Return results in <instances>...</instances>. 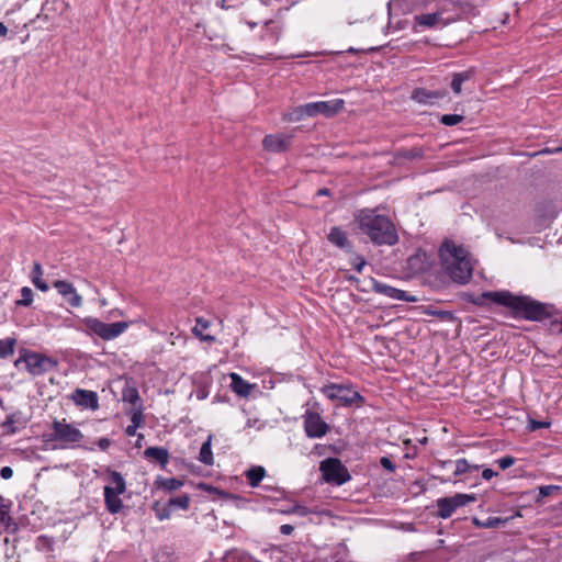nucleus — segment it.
Segmentation results:
<instances>
[{
  "label": "nucleus",
  "instance_id": "1",
  "mask_svg": "<svg viewBox=\"0 0 562 562\" xmlns=\"http://www.w3.org/2000/svg\"><path fill=\"white\" fill-rule=\"evenodd\" d=\"M484 300L507 307L514 318L529 322H543L559 314L551 303L540 302L529 295H516L509 291L483 292L474 303L482 304Z\"/></svg>",
  "mask_w": 562,
  "mask_h": 562
},
{
  "label": "nucleus",
  "instance_id": "2",
  "mask_svg": "<svg viewBox=\"0 0 562 562\" xmlns=\"http://www.w3.org/2000/svg\"><path fill=\"white\" fill-rule=\"evenodd\" d=\"M359 229L375 245L393 246L398 241L394 223L376 210L364 209L356 215Z\"/></svg>",
  "mask_w": 562,
  "mask_h": 562
},
{
  "label": "nucleus",
  "instance_id": "3",
  "mask_svg": "<svg viewBox=\"0 0 562 562\" xmlns=\"http://www.w3.org/2000/svg\"><path fill=\"white\" fill-rule=\"evenodd\" d=\"M443 272L459 284L468 283L472 278L473 266L467 249L452 241H446L439 249Z\"/></svg>",
  "mask_w": 562,
  "mask_h": 562
},
{
  "label": "nucleus",
  "instance_id": "4",
  "mask_svg": "<svg viewBox=\"0 0 562 562\" xmlns=\"http://www.w3.org/2000/svg\"><path fill=\"white\" fill-rule=\"evenodd\" d=\"M12 363L18 369L24 366L25 370L32 375H41L58 364L57 360L25 348L19 350V358L12 361Z\"/></svg>",
  "mask_w": 562,
  "mask_h": 562
},
{
  "label": "nucleus",
  "instance_id": "5",
  "mask_svg": "<svg viewBox=\"0 0 562 562\" xmlns=\"http://www.w3.org/2000/svg\"><path fill=\"white\" fill-rule=\"evenodd\" d=\"M321 392L330 401L337 402L341 406L361 407L364 404V397L352 390L350 384L329 383L321 389Z\"/></svg>",
  "mask_w": 562,
  "mask_h": 562
},
{
  "label": "nucleus",
  "instance_id": "6",
  "mask_svg": "<svg viewBox=\"0 0 562 562\" xmlns=\"http://www.w3.org/2000/svg\"><path fill=\"white\" fill-rule=\"evenodd\" d=\"M319 471L327 483L342 485L351 480L348 469L338 458H327L319 464Z\"/></svg>",
  "mask_w": 562,
  "mask_h": 562
},
{
  "label": "nucleus",
  "instance_id": "7",
  "mask_svg": "<svg viewBox=\"0 0 562 562\" xmlns=\"http://www.w3.org/2000/svg\"><path fill=\"white\" fill-rule=\"evenodd\" d=\"M52 429L53 431L47 435V440L61 441L65 443L61 446L63 448H65L66 445L79 442L83 438L82 432L72 425L67 424L65 419H55L52 423Z\"/></svg>",
  "mask_w": 562,
  "mask_h": 562
},
{
  "label": "nucleus",
  "instance_id": "8",
  "mask_svg": "<svg viewBox=\"0 0 562 562\" xmlns=\"http://www.w3.org/2000/svg\"><path fill=\"white\" fill-rule=\"evenodd\" d=\"M345 106L342 99H335L330 101H318L304 104L297 109L301 116H315L323 114L327 117L334 116L339 113Z\"/></svg>",
  "mask_w": 562,
  "mask_h": 562
},
{
  "label": "nucleus",
  "instance_id": "9",
  "mask_svg": "<svg viewBox=\"0 0 562 562\" xmlns=\"http://www.w3.org/2000/svg\"><path fill=\"white\" fill-rule=\"evenodd\" d=\"M85 324L89 330L93 334L102 338L103 340H111L120 336L126 328L127 323L125 322H116V323H104L98 318L89 317L85 321Z\"/></svg>",
  "mask_w": 562,
  "mask_h": 562
},
{
  "label": "nucleus",
  "instance_id": "10",
  "mask_svg": "<svg viewBox=\"0 0 562 562\" xmlns=\"http://www.w3.org/2000/svg\"><path fill=\"white\" fill-rule=\"evenodd\" d=\"M476 496L474 494H462L458 493L450 497H441L438 498L437 504V516L442 519H447L452 516V514L459 507L467 506L468 504L475 502Z\"/></svg>",
  "mask_w": 562,
  "mask_h": 562
},
{
  "label": "nucleus",
  "instance_id": "11",
  "mask_svg": "<svg viewBox=\"0 0 562 562\" xmlns=\"http://www.w3.org/2000/svg\"><path fill=\"white\" fill-rule=\"evenodd\" d=\"M303 417L304 430L308 438H322L329 431L328 424L317 412L306 411Z\"/></svg>",
  "mask_w": 562,
  "mask_h": 562
},
{
  "label": "nucleus",
  "instance_id": "12",
  "mask_svg": "<svg viewBox=\"0 0 562 562\" xmlns=\"http://www.w3.org/2000/svg\"><path fill=\"white\" fill-rule=\"evenodd\" d=\"M448 9L446 7H438L432 13H422L415 15V23L424 27H436L439 25L446 26L453 23V18L447 15Z\"/></svg>",
  "mask_w": 562,
  "mask_h": 562
},
{
  "label": "nucleus",
  "instance_id": "13",
  "mask_svg": "<svg viewBox=\"0 0 562 562\" xmlns=\"http://www.w3.org/2000/svg\"><path fill=\"white\" fill-rule=\"evenodd\" d=\"M292 135L289 134H269L262 140V146L270 153H284L292 143Z\"/></svg>",
  "mask_w": 562,
  "mask_h": 562
},
{
  "label": "nucleus",
  "instance_id": "14",
  "mask_svg": "<svg viewBox=\"0 0 562 562\" xmlns=\"http://www.w3.org/2000/svg\"><path fill=\"white\" fill-rule=\"evenodd\" d=\"M447 97L448 91L445 89L429 90L426 88H415L411 95L412 100L425 105H434L438 100L445 99Z\"/></svg>",
  "mask_w": 562,
  "mask_h": 562
},
{
  "label": "nucleus",
  "instance_id": "15",
  "mask_svg": "<svg viewBox=\"0 0 562 562\" xmlns=\"http://www.w3.org/2000/svg\"><path fill=\"white\" fill-rule=\"evenodd\" d=\"M70 398L80 407L90 408L92 411L99 408V398L94 391L76 389L70 395Z\"/></svg>",
  "mask_w": 562,
  "mask_h": 562
},
{
  "label": "nucleus",
  "instance_id": "16",
  "mask_svg": "<svg viewBox=\"0 0 562 562\" xmlns=\"http://www.w3.org/2000/svg\"><path fill=\"white\" fill-rule=\"evenodd\" d=\"M53 285L71 307H79L82 304V297L70 282L57 280Z\"/></svg>",
  "mask_w": 562,
  "mask_h": 562
},
{
  "label": "nucleus",
  "instance_id": "17",
  "mask_svg": "<svg viewBox=\"0 0 562 562\" xmlns=\"http://www.w3.org/2000/svg\"><path fill=\"white\" fill-rule=\"evenodd\" d=\"M373 291L383 295H386L391 299L398 300V301H405V302H415L416 299L413 296H409L405 291L393 288L389 284L374 281L373 282Z\"/></svg>",
  "mask_w": 562,
  "mask_h": 562
},
{
  "label": "nucleus",
  "instance_id": "18",
  "mask_svg": "<svg viewBox=\"0 0 562 562\" xmlns=\"http://www.w3.org/2000/svg\"><path fill=\"white\" fill-rule=\"evenodd\" d=\"M27 419L21 413L9 415L2 422V435H13L26 427Z\"/></svg>",
  "mask_w": 562,
  "mask_h": 562
},
{
  "label": "nucleus",
  "instance_id": "19",
  "mask_svg": "<svg viewBox=\"0 0 562 562\" xmlns=\"http://www.w3.org/2000/svg\"><path fill=\"white\" fill-rule=\"evenodd\" d=\"M104 504L105 508L111 514H117L123 508V502L120 498V495L122 493L112 491V487L110 485L104 486Z\"/></svg>",
  "mask_w": 562,
  "mask_h": 562
},
{
  "label": "nucleus",
  "instance_id": "20",
  "mask_svg": "<svg viewBox=\"0 0 562 562\" xmlns=\"http://www.w3.org/2000/svg\"><path fill=\"white\" fill-rule=\"evenodd\" d=\"M144 457L147 460L157 462L162 469H165L169 462V451L164 447H147L144 450Z\"/></svg>",
  "mask_w": 562,
  "mask_h": 562
},
{
  "label": "nucleus",
  "instance_id": "21",
  "mask_svg": "<svg viewBox=\"0 0 562 562\" xmlns=\"http://www.w3.org/2000/svg\"><path fill=\"white\" fill-rule=\"evenodd\" d=\"M477 13L476 7L468 0H457L456 13L449 14V18H453V22L475 16Z\"/></svg>",
  "mask_w": 562,
  "mask_h": 562
},
{
  "label": "nucleus",
  "instance_id": "22",
  "mask_svg": "<svg viewBox=\"0 0 562 562\" xmlns=\"http://www.w3.org/2000/svg\"><path fill=\"white\" fill-rule=\"evenodd\" d=\"M327 238L329 243H331L333 245L337 246L340 249H351V243L348 239L347 233L338 226L331 227Z\"/></svg>",
  "mask_w": 562,
  "mask_h": 562
},
{
  "label": "nucleus",
  "instance_id": "23",
  "mask_svg": "<svg viewBox=\"0 0 562 562\" xmlns=\"http://www.w3.org/2000/svg\"><path fill=\"white\" fill-rule=\"evenodd\" d=\"M122 401L125 403H128L132 405L131 409H142L143 411V404L142 398L139 396L138 390L126 383V385L122 390Z\"/></svg>",
  "mask_w": 562,
  "mask_h": 562
},
{
  "label": "nucleus",
  "instance_id": "24",
  "mask_svg": "<svg viewBox=\"0 0 562 562\" xmlns=\"http://www.w3.org/2000/svg\"><path fill=\"white\" fill-rule=\"evenodd\" d=\"M231 387L239 396H248L251 392V384L245 381L239 374L233 372L229 374Z\"/></svg>",
  "mask_w": 562,
  "mask_h": 562
},
{
  "label": "nucleus",
  "instance_id": "25",
  "mask_svg": "<svg viewBox=\"0 0 562 562\" xmlns=\"http://www.w3.org/2000/svg\"><path fill=\"white\" fill-rule=\"evenodd\" d=\"M474 69L473 68H470L465 71H461V72H454L452 75V79H451V83H450V87L453 91V93L456 94H460L462 92V85L472 79L474 77Z\"/></svg>",
  "mask_w": 562,
  "mask_h": 562
},
{
  "label": "nucleus",
  "instance_id": "26",
  "mask_svg": "<svg viewBox=\"0 0 562 562\" xmlns=\"http://www.w3.org/2000/svg\"><path fill=\"white\" fill-rule=\"evenodd\" d=\"M155 486L166 492H173L183 486V481L176 477L165 479L158 476L155 481Z\"/></svg>",
  "mask_w": 562,
  "mask_h": 562
},
{
  "label": "nucleus",
  "instance_id": "27",
  "mask_svg": "<svg viewBox=\"0 0 562 562\" xmlns=\"http://www.w3.org/2000/svg\"><path fill=\"white\" fill-rule=\"evenodd\" d=\"M212 435H209L207 439L202 443L200 453H199V461L205 465H212L214 458L212 452Z\"/></svg>",
  "mask_w": 562,
  "mask_h": 562
},
{
  "label": "nucleus",
  "instance_id": "28",
  "mask_svg": "<svg viewBox=\"0 0 562 562\" xmlns=\"http://www.w3.org/2000/svg\"><path fill=\"white\" fill-rule=\"evenodd\" d=\"M248 483L251 487H257L266 476V470L261 465H255L245 472Z\"/></svg>",
  "mask_w": 562,
  "mask_h": 562
},
{
  "label": "nucleus",
  "instance_id": "29",
  "mask_svg": "<svg viewBox=\"0 0 562 562\" xmlns=\"http://www.w3.org/2000/svg\"><path fill=\"white\" fill-rule=\"evenodd\" d=\"M43 269L40 262H34L32 270V282L41 291L46 292L48 284L42 280Z\"/></svg>",
  "mask_w": 562,
  "mask_h": 562
},
{
  "label": "nucleus",
  "instance_id": "30",
  "mask_svg": "<svg viewBox=\"0 0 562 562\" xmlns=\"http://www.w3.org/2000/svg\"><path fill=\"white\" fill-rule=\"evenodd\" d=\"M109 479L113 486L112 491L119 492V493H125L126 491V482L122 474L115 470H109Z\"/></svg>",
  "mask_w": 562,
  "mask_h": 562
},
{
  "label": "nucleus",
  "instance_id": "31",
  "mask_svg": "<svg viewBox=\"0 0 562 562\" xmlns=\"http://www.w3.org/2000/svg\"><path fill=\"white\" fill-rule=\"evenodd\" d=\"M507 519H503L501 517H488L485 520H481L477 517L472 518V522L474 526L479 528H498L499 526L506 524Z\"/></svg>",
  "mask_w": 562,
  "mask_h": 562
},
{
  "label": "nucleus",
  "instance_id": "32",
  "mask_svg": "<svg viewBox=\"0 0 562 562\" xmlns=\"http://www.w3.org/2000/svg\"><path fill=\"white\" fill-rule=\"evenodd\" d=\"M131 422L132 425H128L125 429L127 436H134L136 434L137 427L143 423V413L142 409H131Z\"/></svg>",
  "mask_w": 562,
  "mask_h": 562
},
{
  "label": "nucleus",
  "instance_id": "33",
  "mask_svg": "<svg viewBox=\"0 0 562 562\" xmlns=\"http://www.w3.org/2000/svg\"><path fill=\"white\" fill-rule=\"evenodd\" d=\"M190 506V496L188 494H182L176 497H171L168 501V507L171 508H181V509H188Z\"/></svg>",
  "mask_w": 562,
  "mask_h": 562
},
{
  "label": "nucleus",
  "instance_id": "34",
  "mask_svg": "<svg viewBox=\"0 0 562 562\" xmlns=\"http://www.w3.org/2000/svg\"><path fill=\"white\" fill-rule=\"evenodd\" d=\"M479 469H480V465H471L467 459H459L456 461L454 475L459 476V475L464 474L471 470L476 471Z\"/></svg>",
  "mask_w": 562,
  "mask_h": 562
},
{
  "label": "nucleus",
  "instance_id": "35",
  "mask_svg": "<svg viewBox=\"0 0 562 562\" xmlns=\"http://www.w3.org/2000/svg\"><path fill=\"white\" fill-rule=\"evenodd\" d=\"M33 302V291L29 286L21 289V299L15 302L16 306H30Z\"/></svg>",
  "mask_w": 562,
  "mask_h": 562
},
{
  "label": "nucleus",
  "instance_id": "36",
  "mask_svg": "<svg viewBox=\"0 0 562 562\" xmlns=\"http://www.w3.org/2000/svg\"><path fill=\"white\" fill-rule=\"evenodd\" d=\"M464 116L460 114H443L439 117V122L446 126H454L463 122Z\"/></svg>",
  "mask_w": 562,
  "mask_h": 562
},
{
  "label": "nucleus",
  "instance_id": "37",
  "mask_svg": "<svg viewBox=\"0 0 562 562\" xmlns=\"http://www.w3.org/2000/svg\"><path fill=\"white\" fill-rule=\"evenodd\" d=\"M15 344L16 339L12 337L2 340V359L13 356Z\"/></svg>",
  "mask_w": 562,
  "mask_h": 562
},
{
  "label": "nucleus",
  "instance_id": "38",
  "mask_svg": "<svg viewBox=\"0 0 562 562\" xmlns=\"http://www.w3.org/2000/svg\"><path fill=\"white\" fill-rule=\"evenodd\" d=\"M207 327H209V322L202 317H198L196 325L193 328V333L196 336H200L204 340H214V337H212V336H202V330H205Z\"/></svg>",
  "mask_w": 562,
  "mask_h": 562
},
{
  "label": "nucleus",
  "instance_id": "39",
  "mask_svg": "<svg viewBox=\"0 0 562 562\" xmlns=\"http://www.w3.org/2000/svg\"><path fill=\"white\" fill-rule=\"evenodd\" d=\"M201 487L209 492L210 494H217L220 495L221 497L223 498H234L235 496L229 494V493H226L222 490H218L217 487H214V486H211V485H207V484H201Z\"/></svg>",
  "mask_w": 562,
  "mask_h": 562
},
{
  "label": "nucleus",
  "instance_id": "40",
  "mask_svg": "<svg viewBox=\"0 0 562 562\" xmlns=\"http://www.w3.org/2000/svg\"><path fill=\"white\" fill-rule=\"evenodd\" d=\"M551 423L550 422H547V420H543V422H538L536 419H529L528 422V429L530 431H536L540 428H548L550 427Z\"/></svg>",
  "mask_w": 562,
  "mask_h": 562
},
{
  "label": "nucleus",
  "instance_id": "41",
  "mask_svg": "<svg viewBox=\"0 0 562 562\" xmlns=\"http://www.w3.org/2000/svg\"><path fill=\"white\" fill-rule=\"evenodd\" d=\"M558 315H554L550 319V330L553 334L562 335V321L557 317Z\"/></svg>",
  "mask_w": 562,
  "mask_h": 562
},
{
  "label": "nucleus",
  "instance_id": "42",
  "mask_svg": "<svg viewBox=\"0 0 562 562\" xmlns=\"http://www.w3.org/2000/svg\"><path fill=\"white\" fill-rule=\"evenodd\" d=\"M286 513L296 514L301 517H304V516H307L308 514H311L312 512L307 507L296 504L291 509H289Z\"/></svg>",
  "mask_w": 562,
  "mask_h": 562
},
{
  "label": "nucleus",
  "instance_id": "43",
  "mask_svg": "<svg viewBox=\"0 0 562 562\" xmlns=\"http://www.w3.org/2000/svg\"><path fill=\"white\" fill-rule=\"evenodd\" d=\"M516 462V459L512 456H506L497 460V463L502 470H506L514 465Z\"/></svg>",
  "mask_w": 562,
  "mask_h": 562
},
{
  "label": "nucleus",
  "instance_id": "44",
  "mask_svg": "<svg viewBox=\"0 0 562 562\" xmlns=\"http://www.w3.org/2000/svg\"><path fill=\"white\" fill-rule=\"evenodd\" d=\"M536 212H537V216H538L539 218L544 217V218H547V220H552V218H554V217H555V215H557V212H555L554 210H550V211L548 212V214H544V212H543V205H542V204H539V205L537 206Z\"/></svg>",
  "mask_w": 562,
  "mask_h": 562
},
{
  "label": "nucleus",
  "instance_id": "45",
  "mask_svg": "<svg viewBox=\"0 0 562 562\" xmlns=\"http://www.w3.org/2000/svg\"><path fill=\"white\" fill-rule=\"evenodd\" d=\"M352 267L355 270H357L358 272H361L363 267L366 266V259L360 256V255H356L353 258H352Z\"/></svg>",
  "mask_w": 562,
  "mask_h": 562
},
{
  "label": "nucleus",
  "instance_id": "46",
  "mask_svg": "<svg viewBox=\"0 0 562 562\" xmlns=\"http://www.w3.org/2000/svg\"><path fill=\"white\" fill-rule=\"evenodd\" d=\"M216 5L223 10L234 9L238 5L236 0H217Z\"/></svg>",
  "mask_w": 562,
  "mask_h": 562
},
{
  "label": "nucleus",
  "instance_id": "47",
  "mask_svg": "<svg viewBox=\"0 0 562 562\" xmlns=\"http://www.w3.org/2000/svg\"><path fill=\"white\" fill-rule=\"evenodd\" d=\"M438 7H446L448 9L447 15L453 14L456 13L457 9V0H443L439 3Z\"/></svg>",
  "mask_w": 562,
  "mask_h": 562
},
{
  "label": "nucleus",
  "instance_id": "48",
  "mask_svg": "<svg viewBox=\"0 0 562 562\" xmlns=\"http://www.w3.org/2000/svg\"><path fill=\"white\" fill-rule=\"evenodd\" d=\"M380 464L383 469L387 470L389 472H394L396 469L395 464L389 457H382L380 459Z\"/></svg>",
  "mask_w": 562,
  "mask_h": 562
},
{
  "label": "nucleus",
  "instance_id": "49",
  "mask_svg": "<svg viewBox=\"0 0 562 562\" xmlns=\"http://www.w3.org/2000/svg\"><path fill=\"white\" fill-rule=\"evenodd\" d=\"M559 490L557 485H544L539 487V495L541 497H547L552 494L553 491Z\"/></svg>",
  "mask_w": 562,
  "mask_h": 562
},
{
  "label": "nucleus",
  "instance_id": "50",
  "mask_svg": "<svg viewBox=\"0 0 562 562\" xmlns=\"http://www.w3.org/2000/svg\"><path fill=\"white\" fill-rule=\"evenodd\" d=\"M431 315L439 317L440 319L448 321L453 317L452 313L449 311H434L430 312Z\"/></svg>",
  "mask_w": 562,
  "mask_h": 562
},
{
  "label": "nucleus",
  "instance_id": "51",
  "mask_svg": "<svg viewBox=\"0 0 562 562\" xmlns=\"http://www.w3.org/2000/svg\"><path fill=\"white\" fill-rule=\"evenodd\" d=\"M170 512H171V507H168V504L161 509V510H157V518L159 520H165V519H168L170 517Z\"/></svg>",
  "mask_w": 562,
  "mask_h": 562
},
{
  "label": "nucleus",
  "instance_id": "52",
  "mask_svg": "<svg viewBox=\"0 0 562 562\" xmlns=\"http://www.w3.org/2000/svg\"><path fill=\"white\" fill-rule=\"evenodd\" d=\"M97 445L101 450L104 451L111 446V440L109 438H100Z\"/></svg>",
  "mask_w": 562,
  "mask_h": 562
},
{
  "label": "nucleus",
  "instance_id": "53",
  "mask_svg": "<svg viewBox=\"0 0 562 562\" xmlns=\"http://www.w3.org/2000/svg\"><path fill=\"white\" fill-rule=\"evenodd\" d=\"M497 475L498 473L493 471L492 469H484L482 472V477L487 481Z\"/></svg>",
  "mask_w": 562,
  "mask_h": 562
},
{
  "label": "nucleus",
  "instance_id": "54",
  "mask_svg": "<svg viewBox=\"0 0 562 562\" xmlns=\"http://www.w3.org/2000/svg\"><path fill=\"white\" fill-rule=\"evenodd\" d=\"M294 530V527L291 525H282L280 527V532L285 536H290Z\"/></svg>",
  "mask_w": 562,
  "mask_h": 562
},
{
  "label": "nucleus",
  "instance_id": "55",
  "mask_svg": "<svg viewBox=\"0 0 562 562\" xmlns=\"http://www.w3.org/2000/svg\"><path fill=\"white\" fill-rule=\"evenodd\" d=\"M13 475V470L10 467H2V479H10Z\"/></svg>",
  "mask_w": 562,
  "mask_h": 562
},
{
  "label": "nucleus",
  "instance_id": "56",
  "mask_svg": "<svg viewBox=\"0 0 562 562\" xmlns=\"http://www.w3.org/2000/svg\"><path fill=\"white\" fill-rule=\"evenodd\" d=\"M316 195H317V196H325V195H326V196H328V195H330V191H329V189H327V188H322V189H319V190L316 192Z\"/></svg>",
  "mask_w": 562,
  "mask_h": 562
},
{
  "label": "nucleus",
  "instance_id": "57",
  "mask_svg": "<svg viewBox=\"0 0 562 562\" xmlns=\"http://www.w3.org/2000/svg\"><path fill=\"white\" fill-rule=\"evenodd\" d=\"M419 156H420V154L417 149H412L409 155H407V157H409V158L419 157Z\"/></svg>",
  "mask_w": 562,
  "mask_h": 562
},
{
  "label": "nucleus",
  "instance_id": "58",
  "mask_svg": "<svg viewBox=\"0 0 562 562\" xmlns=\"http://www.w3.org/2000/svg\"><path fill=\"white\" fill-rule=\"evenodd\" d=\"M4 506L2 505V508ZM1 519H2V525L3 524H7V520H10V517L7 516V514L4 513V510L2 509V516H1Z\"/></svg>",
  "mask_w": 562,
  "mask_h": 562
},
{
  "label": "nucleus",
  "instance_id": "59",
  "mask_svg": "<svg viewBox=\"0 0 562 562\" xmlns=\"http://www.w3.org/2000/svg\"><path fill=\"white\" fill-rule=\"evenodd\" d=\"M1 30H2L1 32H2V37H3V36H5V35H7L8 29H7V26H4V25L2 24Z\"/></svg>",
  "mask_w": 562,
  "mask_h": 562
}]
</instances>
